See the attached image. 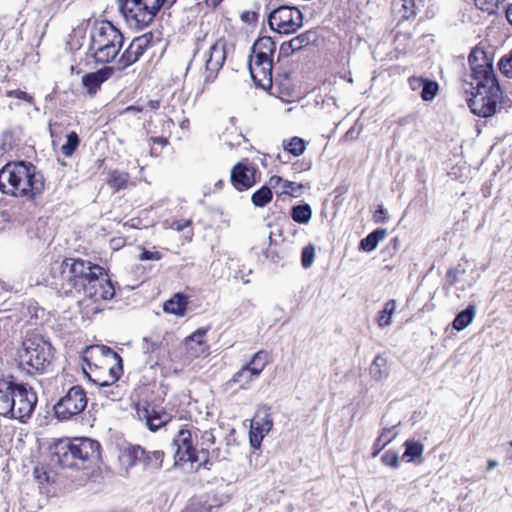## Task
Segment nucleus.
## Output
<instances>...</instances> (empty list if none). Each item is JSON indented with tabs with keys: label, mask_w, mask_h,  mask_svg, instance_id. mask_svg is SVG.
<instances>
[{
	"label": "nucleus",
	"mask_w": 512,
	"mask_h": 512,
	"mask_svg": "<svg viewBox=\"0 0 512 512\" xmlns=\"http://www.w3.org/2000/svg\"><path fill=\"white\" fill-rule=\"evenodd\" d=\"M471 73L463 79V89L470 97L467 105L479 117L495 114L502 91L493 70V59L482 47H475L468 58Z\"/></svg>",
	"instance_id": "1"
},
{
	"label": "nucleus",
	"mask_w": 512,
	"mask_h": 512,
	"mask_svg": "<svg viewBox=\"0 0 512 512\" xmlns=\"http://www.w3.org/2000/svg\"><path fill=\"white\" fill-rule=\"evenodd\" d=\"M60 290L65 295L111 299L114 286L103 267L82 259H65L61 264Z\"/></svg>",
	"instance_id": "2"
},
{
	"label": "nucleus",
	"mask_w": 512,
	"mask_h": 512,
	"mask_svg": "<svg viewBox=\"0 0 512 512\" xmlns=\"http://www.w3.org/2000/svg\"><path fill=\"white\" fill-rule=\"evenodd\" d=\"M0 191L33 200L43 193L44 178L31 163L9 162L0 169Z\"/></svg>",
	"instance_id": "3"
},
{
	"label": "nucleus",
	"mask_w": 512,
	"mask_h": 512,
	"mask_svg": "<svg viewBox=\"0 0 512 512\" xmlns=\"http://www.w3.org/2000/svg\"><path fill=\"white\" fill-rule=\"evenodd\" d=\"M37 404L32 388L16 383L12 377L0 379V415L25 423Z\"/></svg>",
	"instance_id": "4"
},
{
	"label": "nucleus",
	"mask_w": 512,
	"mask_h": 512,
	"mask_svg": "<svg viewBox=\"0 0 512 512\" xmlns=\"http://www.w3.org/2000/svg\"><path fill=\"white\" fill-rule=\"evenodd\" d=\"M54 456L62 467L87 468L100 459V444L90 438L59 440Z\"/></svg>",
	"instance_id": "5"
},
{
	"label": "nucleus",
	"mask_w": 512,
	"mask_h": 512,
	"mask_svg": "<svg viewBox=\"0 0 512 512\" xmlns=\"http://www.w3.org/2000/svg\"><path fill=\"white\" fill-rule=\"evenodd\" d=\"M122 33L108 21L97 23L90 33L89 50L98 63L113 61L123 45Z\"/></svg>",
	"instance_id": "6"
},
{
	"label": "nucleus",
	"mask_w": 512,
	"mask_h": 512,
	"mask_svg": "<svg viewBox=\"0 0 512 512\" xmlns=\"http://www.w3.org/2000/svg\"><path fill=\"white\" fill-rule=\"evenodd\" d=\"M166 0H118V9L127 25L136 30L152 23Z\"/></svg>",
	"instance_id": "7"
},
{
	"label": "nucleus",
	"mask_w": 512,
	"mask_h": 512,
	"mask_svg": "<svg viewBox=\"0 0 512 512\" xmlns=\"http://www.w3.org/2000/svg\"><path fill=\"white\" fill-rule=\"evenodd\" d=\"M23 349L19 354V365L27 370L43 372L50 365L53 358L51 344L39 335H32L23 340Z\"/></svg>",
	"instance_id": "8"
},
{
	"label": "nucleus",
	"mask_w": 512,
	"mask_h": 512,
	"mask_svg": "<svg viewBox=\"0 0 512 512\" xmlns=\"http://www.w3.org/2000/svg\"><path fill=\"white\" fill-rule=\"evenodd\" d=\"M226 60V41L222 38L216 40L208 51L201 56L197 53L193 56L190 66L204 67V84H211L216 79Z\"/></svg>",
	"instance_id": "9"
},
{
	"label": "nucleus",
	"mask_w": 512,
	"mask_h": 512,
	"mask_svg": "<svg viewBox=\"0 0 512 512\" xmlns=\"http://www.w3.org/2000/svg\"><path fill=\"white\" fill-rule=\"evenodd\" d=\"M85 390L79 386H72L54 405L55 416L60 420H68L80 414L87 406Z\"/></svg>",
	"instance_id": "10"
},
{
	"label": "nucleus",
	"mask_w": 512,
	"mask_h": 512,
	"mask_svg": "<svg viewBox=\"0 0 512 512\" xmlns=\"http://www.w3.org/2000/svg\"><path fill=\"white\" fill-rule=\"evenodd\" d=\"M268 23L280 34H292L302 27L303 15L296 7L280 6L270 13Z\"/></svg>",
	"instance_id": "11"
},
{
	"label": "nucleus",
	"mask_w": 512,
	"mask_h": 512,
	"mask_svg": "<svg viewBox=\"0 0 512 512\" xmlns=\"http://www.w3.org/2000/svg\"><path fill=\"white\" fill-rule=\"evenodd\" d=\"M121 460L127 469L140 463L144 470L158 471L163 465L164 452L161 450L147 451L141 446L135 445L124 450Z\"/></svg>",
	"instance_id": "12"
},
{
	"label": "nucleus",
	"mask_w": 512,
	"mask_h": 512,
	"mask_svg": "<svg viewBox=\"0 0 512 512\" xmlns=\"http://www.w3.org/2000/svg\"><path fill=\"white\" fill-rule=\"evenodd\" d=\"M268 363V355L260 350L255 353L249 363L245 364L238 372H236L231 383L238 384L241 389H247L248 385L259 377Z\"/></svg>",
	"instance_id": "13"
},
{
	"label": "nucleus",
	"mask_w": 512,
	"mask_h": 512,
	"mask_svg": "<svg viewBox=\"0 0 512 512\" xmlns=\"http://www.w3.org/2000/svg\"><path fill=\"white\" fill-rule=\"evenodd\" d=\"M175 448V463L191 462L196 463L200 461L199 454L193 446L192 433L187 428H181L175 435L172 443Z\"/></svg>",
	"instance_id": "14"
},
{
	"label": "nucleus",
	"mask_w": 512,
	"mask_h": 512,
	"mask_svg": "<svg viewBox=\"0 0 512 512\" xmlns=\"http://www.w3.org/2000/svg\"><path fill=\"white\" fill-rule=\"evenodd\" d=\"M100 354L111 358L113 364L109 367V380H104L102 382H98L99 386L103 389L102 393L112 399L115 398L116 394L113 390L108 391L107 389L113 387L116 381L121 377L123 373L122 367V359L115 351H113L110 347L104 345H98L96 347Z\"/></svg>",
	"instance_id": "15"
},
{
	"label": "nucleus",
	"mask_w": 512,
	"mask_h": 512,
	"mask_svg": "<svg viewBox=\"0 0 512 512\" xmlns=\"http://www.w3.org/2000/svg\"><path fill=\"white\" fill-rule=\"evenodd\" d=\"M255 173L256 168L248 159H244L232 168L230 179L237 190L243 191L255 184Z\"/></svg>",
	"instance_id": "16"
},
{
	"label": "nucleus",
	"mask_w": 512,
	"mask_h": 512,
	"mask_svg": "<svg viewBox=\"0 0 512 512\" xmlns=\"http://www.w3.org/2000/svg\"><path fill=\"white\" fill-rule=\"evenodd\" d=\"M248 68L251 78L257 86L264 88L271 85L273 68L272 60H265L250 55Z\"/></svg>",
	"instance_id": "17"
},
{
	"label": "nucleus",
	"mask_w": 512,
	"mask_h": 512,
	"mask_svg": "<svg viewBox=\"0 0 512 512\" xmlns=\"http://www.w3.org/2000/svg\"><path fill=\"white\" fill-rule=\"evenodd\" d=\"M149 43L150 39L147 35L134 38L121 55L119 59V66L121 68H126L137 62L148 48Z\"/></svg>",
	"instance_id": "18"
},
{
	"label": "nucleus",
	"mask_w": 512,
	"mask_h": 512,
	"mask_svg": "<svg viewBox=\"0 0 512 512\" xmlns=\"http://www.w3.org/2000/svg\"><path fill=\"white\" fill-rule=\"evenodd\" d=\"M138 415L146 420V425L151 431H157L170 421V415L167 412L150 404L139 409Z\"/></svg>",
	"instance_id": "19"
},
{
	"label": "nucleus",
	"mask_w": 512,
	"mask_h": 512,
	"mask_svg": "<svg viewBox=\"0 0 512 512\" xmlns=\"http://www.w3.org/2000/svg\"><path fill=\"white\" fill-rule=\"evenodd\" d=\"M271 416L264 412L263 415L257 414L251 422L250 429V442L254 448L260 446L261 441L265 434H267L272 428Z\"/></svg>",
	"instance_id": "20"
},
{
	"label": "nucleus",
	"mask_w": 512,
	"mask_h": 512,
	"mask_svg": "<svg viewBox=\"0 0 512 512\" xmlns=\"http://www.w3.org/2000/svg\"><path fill=\"white\" fill-rule=\"evenodd\" d=\"M112 73L113 70L110 67H104L96 72L88 73L82 78L83 86L89 94H95L100 89L102 83L111 77Z\"/></svg>",
	"instance_id": "21"
},
{
	"label": "nucleus",
	"mask_w": 512,
	"mask_h": 512,
	"mask_svg": "<svg viewBox=\"0 0 512 512\" xmlns=\"http://www.w3.org/2000/svg\"><path fill=\"white\" fill-rule=\"evenodd\" d=\"M207 328L196 330L193 334L185 339V348L190 357H198L207 351V345L204 342V336Z\"/></svg>",
	"instance_id": "22"
},
{
	"label": "nucleus",
	"mask_w": 512,
	"mask_h": 512,
	"mask_svg": "<svg viewBox=\"0 0 512 512\" xmlns=\"http://www.w3.org/2000/svg\"><path fill=\"white\" fill-rule=\"evenodd\" d=\"M268 183L270 187H272L276 191V193L288 194L291 196H299L303 188L302 184L284 180L283 178L277 175L270 177Z\"/></svg>",
	"instance_id": "23"
},
{
	"label": "nucleus",
	"mask_w": 512,
	"mask_h": 512,
	"mask_svg": "<svg viewBox=\"0 0 512 512\" xmlns=\"http://www.w3.org/2000/svg\"><path fill=\"white\" fill-rule=\"evenodd\" d=\"M276 45L271 37L264 36L259 38L251 49V55L265 60H272V55Z\"/></svg>",
	"instance_id": "24"
},
{
	"label": "nucleus",
	"mask_w": 512,
	"mask_h": 512,
	"mask_svg": "<svg viewBox=\"0 0 512 512\" xmlns=\"http://www.w3.org/2000/svg\"><path fill=\"white\" fill-rule=\"evenodd\" d=\"M187 304V296L182 293H176L164 303L163 309L167 313L173 314L177 317H182L184 316Z\"/></svg>",
	"instance_id": "25"
},
{
	"label": "nucleus",
	"mask_w": 512,
	"mask_h": 512,
	"mask_svg": "<svg viewBox=\"0 0 512 512\" xmlns=\"http://www.w3.org/2000/svg\"><path fill=\"white\" fill-rule=\"evenodd\" d=\"M369 375L376 382L386 380L389 376L387 359L382 355H377L369 367Z\"/></svg>",
	"instance_id": "26"
},
{
	"label": "nucleus",
	"mask_w": 512,
	"mask_h": 512,
	"mask_svg": "<svg viewBox=\"0 0 512 512\" xmlns=\"http://www.w3.org/2000/svg\"><path fill=\"white\" fill-rule=\"evenodd\" d=\"M311 36V32L302 33L292 38L290 41L284 42L280 47V51L288 55L290 52L300 50L311 42Z\"/></svg>",
	"instance_id": "27"
},
{
	"label": "nucleus",
	"mask_w": 512,
	"mask_h": 512,
	"mask_svg": "<svg viewBox=\"0 0 512 512\" xmlns=\"http://www.w3.org/2000/svg\"><path fill=\"white\" fill-rule=\"evenodd\" d=\"M386 235V229L378 228L374 230L360 241V249L366 252L375 250L379 242L385 239Z\"/></svg>",
	"instance_id": "28"
},
{
	"label": "nucleus",
	"mask_w": 512,
	"mask_h": 512,
	"mask_svg": "<svg viewBox=\"0 0 512 512\" xmlns=\"http://www.w3.org/2000/svg\"><path fill=\"white\" fill-rule=\"evenodd\" d=\"M398 435V431L396 429V426H392L390 428H385L381 432V434L376 439L374 445H373V456H376L379 454V452L390 442H392Z\"/></svg>",
	"instance_id": "29"
},
{
	"label": "nucleus",
	"mask_w": 512,
	"mask_h": 512,
	"mask_svg": "<svg viewBox=\"0 0 512 512\" xmlns=\"http://www.w3.org/2000/svg\"><path fill=\"white\" fill-rule=\"evenodd\" d=\"M282 146L285 151H288L293 156L298 157L306 151L307 142L300 137L294 136L289 140H284L282 142Z\"/></svg>",
	"instance_id": "30"
},
{
	"label": "nucleus",
	"mask_w": 512,
	"mask_h": 512,
	"mask_svg": "<svg viewBox=\"0 0 512 512\" xmlns=\"http://www.w3.org/2000/svg\"><path fill=\"white\" fill-rule=\"evenodd\" d=\"M215 442V438H214V435L211 431H204L202 433V436H201V450L199 451V456H200V460L203 459L202 462L199 461V464L197 466V468L199 467H204V468H208L207 467V463H208V453H207V450L210 446H212Z\"/></svg>",
	"instance_id": "31"
},
{
	"label": "nucleus",
	"mask_w": 512,
	"mask_h": 512,
	"mask_svg": "<svg viewBox=\"0 0 512 512\" xmlns=\"http://www.w3.org/2000/svg\"><path fill=\"white\" fill-rule=\"evenodd\" d=\"M22 317L29 318V320L39 319L46 316L44 308L40 307L34 300H28L22 308Z\"/></svg>",
	"instance_id": "32"
},
{
	"label": "nucleus",
	"mask_w": 512,
	"mask_h": 512,
	"mask_svg": "<svg viewBox=\"0 0 512 512\" xmlns=\"http://www.w3.org/2000/svg\"><path fill=\"white\" fill-rule=\"evenodd\" d=\"M271 189H273V188L270 187V185L269 186L265 185V186H262L257 191H255L251 197L252 203L256 207H264L265 205H267L272 199Z\"/></svg>",
	"instance_id": "33"
},
{
	"label": "nucleus",
	"mask_w": 512,
	"mask_h": 512,
	"mask_svg": "<svg viewBox=\"0 0 512 512\" xmlns=\"http://www.w3.org/2000/svg\"><path fill=\"white\" fill-rule=\"evenodd\" d=\"M312 216V209L308 204L298 205L292 208V219L301 224L308 223Z\"/></svg>",
	"instance_id": "34"
},
{
	"label": "nucleus",
	"mask_w": 512,
	"mask_h": 512,
	"mask_svg": "<svg viewBox=\"0 0 512 512\" xmlns=\"http://www.w3.org/2000/svg\"><path fill=\"white\" fill-rule=\"evenodd\" d=\"M405 452L404 457H409L408 461H412L415 458L420 457L423 454L424 447L423 444L417 441L407 440L405 442Z\"/></svg>",
	"instance_id": "35"
},
{
	"label": "nucleus",
	"mask_w": 512,
	"mask_h": 512,
	"mask_svg": "<svg viewBox=\"0 0 512 512\" xmlns=\"http://www.w3.org/2000/svg\"><path fill=\"white\" fill-rule=\"evenodd\" d=\"M79 137L76 132L71 131L67 137L66 142L61 146V152L64 156L70 157L75 152L79 145Z\"/></svg>",
	"instance_id": "36"
},
{
	"label": "nucleus",
	"mask_w": 512,
	"mask_h": 512,
	"mask_svg": "<svg viewBox=\"0 0 512 512\" xmlns=\"http://www.w3.org/2000/svg\"><path fill=\"white\" fill-rule=\"evenodd\" d=\"M438 83L435 81H432L430 79L425 80V84L422 87V90L420 92V96L422 100L424 101H431L433 100L437 93H438Z\"/></svg>",
	"instance_id": "37"
},
{
	"label": "nucleus",
	"mask_w": 512,
	"mask_h": 512,
	"mask_svg": "<svg viewBox=\"0 0 512 512\" xmlns=\"http://www.w3.org/2000/svg\"><path fill=\"white\" fill-rule=\"evenodd\" d=\"M212 506L202 499H192L182 512H211Z\"/></svg>",
	"instance_id": "38"
},
{
	"label": "nucleus",
	"mask_w": 512,
	"mask_h": 512,
	"mask_svg": "<svg viewBox=\"0 0 512 512\" xmlns=\"http://www.w3.org/2000/svg\"><path fill=\"white\" fill-rule=\"evenodd\" d=\"M422 0H402V9L404 11L403 17L408 19L414 17L419 10Z\"/></svg>",
	"instance_id": "39"
},
{
	"label": "nucleus",
	"mask_w": 512,
	"mask_h": 512,
	"mask_svg": "<svg viewBox=\"0 0 512 512\" xmlns=\"http://www.w3.org/2000/svg\"><path fill=\"white\" fill-rule=\"evenodd\" d=\"M315 257V247L312 244L305 246L301 253V263L305 269L312 266Z\"/></svg>",
	"instance_id": "40"
},
{
	"label": "nucleus",
	"mask_w": 512,
	"mask_h": 512,
	"mask_svg": "<svg viewBox=\"0 0 512 512\" xmlns=\"http://www.w3.org/2000/svg\"><path fill=\"white\" fill-rule=\"evenodd\" d=\"M499 69L500 71L510 77V73L512 72V52L503 56L499 61Z\"/></svg>",
	"instance_id": "41"
},
{
	"label": "nucleus",
	"mask_w": 512,
	"mask_h": 512,
	"mask_svg": "<svg viewBox=\"0 0 512 512\" xmlns=\"http://www.w3.org/2000/svg\"><path fill=\"white\" fill-rule=\"evenodd\" d=\"M382 463L386 466H390L393 468H397L399 464V457L398 454L394 451H386L382 458Z\"/></svg>",
	"instance_id": "42"
},
{
	"label": "nucleus",
	"mask_w": 512,
	"mask_h": 512,
	"mask_svg": "<svg viewBox=\"0 0 512 512\" xmlns=\"http://www.w3.org/2000/svg\"><path fill=\"white\" fill-rule=\"evenodd\" d=\"M396 307H397L396 301L395 300H389L385 304L383 310L381 311L379 320H390L391 317L394 314V311H395Z\"/></svg>",
	"instance_id": "43"
},
{
	"label": "nucleus",
	"mask_w": 512,
	"mask_h": 512,
	"mask_svg": "<svg viewBox=\"0 0 512 512\" xmlns=\"http://www.w3.org/2000/svg\"><path fill=\"white\" fill-rule=\"evenodd\" d=\"M475 5L481 9L482 11H487L489 13L494 12L495 7L497 6L498 0H472Z\"/></svg>",
	"instance_id": "44"
},
{
	"label": "nucleus",
	"mask_w": 512,
	"mask_h": 512,
	"mask_svg": "<svg viewBox=\"0 0 512 512\" xmlns=\"http://www.w3.org/2000/svg\"><path fill=\"white\" fill-rule=\"evenodd\" d=\"M162 257H163L162 253L158 250L150 251V250H146L143 248L142 252L139 256V259L141 261H148V260L159 261L162 259Z\"/></svg>",
	"instance_id": "45"
},
{
	"label": "nucleus",
	"mask_w": 512,
	"mask_h": 512,
	"mask_svg": "<svg viewBox=\"0 0 512 512\" xmlns=\"http://www.w3.org/2000/svg\"><path fill=\"white\" fill-rule=\"evenodd\" d=\"M476 308L474 305H469L466 309L461 311L454 320H473L475 317Z\"/></svg>",
	"instance_id": "46"
},
{
	"label": "nucleus",
	"mask_w": 512,
	"mask_h": 512,
	"mask_svg": "<svg viewBox=\"0 0 512 512\" xmlns=\"http://www.w3.org/2000/svg\"><path fill=\"white\" fill-rule=\"evenodd\" d=\"M426 78L418 77V76H412L408 79V84L411 90L413 91H420L422 90L423 85L425 84Z\"/></svg>",
	"instance_id": "47"
},
{
	"label": "nucleus",
	"mask_w": 512,
	"mask_h": 512,
	"mask_svg": "<svg viewBox=\"0 0 512 512\" xmlns=\"http://www.w3.org/2000/svg\"><path fill=\"white\" fill-rule=\"evenodd\" d=\"M8 96L15 97V98H18V99H23V100L28 101V102L32 101V97L30 95H28L26 92L20 91V90L9 91L8 92Z\"/></svg>",
	"instance_id": "48"
},
{
	"label": "nucleus",
	"mask_w": 512,
	"mask_h": 512,
	"mask_svg": "<svg viewBox=\"0 0 512 512\" xmlns=\"http://www.w3.org/2000/svg\"><path fill=\"white\" fill-rule=\"evenodd\" d=\"M374 219L376 222H386L388 220L387 211L382 206H380L374 214Z\"/></svg>",
	"instance_id": "49"
},
{
	"label": "nucleus",
	"mask_w": 512,
	"mask_h": 512,
	"mask_svg": "<svg viewBox=\"0 0 512 512\" xmlns=\"http://www.w3.org/2000/svg\"><path fill=\"white\" fill-rule=\"evenodd\" d=\"M460 272L457 269H451L447 273V282L450 285L456 284L459 281Z\"/></svg>",
	"instance_id": "50"
},
{
	"label": "nucleus",
	"mask_w": 512,
	"mask_h": 512,
	"mask_svg": "<svg viewBox=\"0 0 512 512\" xmlns=\"http://www.w3.org/2000/svg\"><path fill=\"white\" fill-rule=\"evenodd\" d=\"M191 225V220H178L172 224L173 229L182 231Z\"/></svg>",
	"instance_id": "51"
},
{
	"label": "nucleus",
	"mask_w": 512,
	"mask_h": 512,
	"mask_svg": "<svg viewBox=\"0 0 512 512\" xmlns=\"http://www.w3.org/2000/svg\"><path fill=\"white\" fill-rule=\"evenodd\" d=\"M143 341L146 342L147 344H149V346H147V349H156L160 346V341L159 340H152L148 337H144L143 338Z\"/></svg>",
	"instance_id": "52"
},
{
	"label": "nucleus",
	"mask_w": 512,
	"mask_h": 512,
	"mask_svg": "<svg viewBox=\"0 0 512 512\" xmlns=\"http://www.w3.org/2000/svg\"><path fill=\"white\" fill-rule=\"evenodd\" d=\"M471 322H452V328L456 331L464 330Z\"/></svg>",
	"instance_id": "53"
},
{
	"label": "nucleus",
	"mask_w": 512,
	"mask_h": 512,
	"mask_svg": "<svg viewBox=\"0 0 512 512\" xmlns=\"http://www.w3.org/2000/svg\"><path fill=\"white\" fill-rule=\"evenodd\" d=\"M147 107L150 109V110H157L159 107H160V103L158 100H150L148 103H147Z\"/></svg>",
	"instance_id": "54"
},
{
	"label": "nucleus",
	"mask_w": 512,
	"mask_h": 512,
	"mask_svg": "<svg viewBox=\"0 0 512 512\" xmlns=\"http://www.w3.org/2000/svg\"><path fill=\"white\" fill-rule=\"evenodd\" d=\"M153 143L160 144L162 146H165L168 143V140L163 137H154L152 138Z\"/></svg>",
	"instance_id": "55"
},
{
	"label": "nucleus",
	"mask_w": 512,
	"mask_h": 512,
	"mask_svg": "<svg viewBox=\"0 0 512 512\" xmlns=\"http://www.w3.org/2000/svg\"><path fill=\"white\" fill-rule=\"evenodd\" d=\"M143 109L142 108H138V107H135V106H129L125 109V112L126 113H129V112H141Z\"/></svg>",
	"instance_id": "56"
},
{
	"label": "nucleus",
	"mask_w": 512,
	"mask_h": 512,
	"mask_svg": "<svg viewBox=\"0 0 512 512\" xmlns=\"http://www.w3.org/2000/svg\"><path fill=\"white\" fill-rule=\"evenodd\" d=\"M222 0H206V4L211 7H216Z\"/></svg>",
	"instance_id": "57"
},
{
	"label": "nucleus",
	"mask_w": 512,
	"mask_h": 512,
	"mask_svg": "<svg viewBox=\"0 0 512 512\" xmlns=\"http://www.w3.org/2000/svg\"><path fill=\"white\" fill-rule=\"evenodd\" d=\"M506 18L510 24H512L511 7L508 6L506 9Z\"/></svg>",
	"instance_id": "58"
},
{
	"label": "nucleus",
	"mask_w": 512,
	"mask_h": 512,
	"mask_svg": "<svg viewBox=\"0 0 512 512\" xmlns=\"http://www.w3.org/2000/svg\"><path fill=\"white\" fill-rule=\"evenodd\" d=\"M497 465H498V462H497V461H495V460H490V461L488 462V467H487V469H488V470H492V469H493V468H495Z\"/></svg>",
	"instance_id": "59"
},
{
	"label": "nucleus",
	"mask_w": 512,
	"mask_h": 512,
	"mask_svg": "<svg viewBox=\"0 0 512 512\" xmlns=\"http://www.w3.org/2000/svg\"><path fill=\"white\" fill-rule=\"evenodd\" d=\"M221 185H222V181H221V180H219V181L216 183V186H219V187H220Z\"/></svg>",
	"instance_id": "60"
},
{
	"label": "nucleus",
	"mask_w": 512,
	"mask_h": 512,
	"mask_svg": "<svg viewBox=\"0 0 512 512\" xmlns=\"http://www.w3.org/2000/svg\"><path fill=\"white\" fill-rule=\"evenodd\" d=\"M348 82H349V83H352V82H353V79H352L351 77H350V78H348Z\"/></svg>",
	"instance_id": "61"
}]
</instances>
